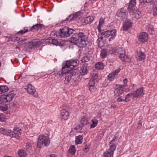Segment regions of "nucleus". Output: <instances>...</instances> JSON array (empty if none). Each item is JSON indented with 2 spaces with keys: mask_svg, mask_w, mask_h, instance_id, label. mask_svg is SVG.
I'll list each match as a JSON object with an SVG mask.
<instances>
[{
  "mask_svg": "<svg viewBox=\"0 0 157 157\" xmlns=\"http://www.w3.org/2000/svg\"><path fill=\"white\" fill-rule=\"evenodd\" d=\"M139 39L140 41L142 42H147L148 39L147 33L145 32L141 33L139 36Z\"/></svg>",
  "mask_w": 157,
  "mask_h": 157,
  "instance_id": "nucleus-12",
  "label": "nucleus"
},
{
  "mask_svg": "<svg viewBox=\"0 0 157 157\" xmlns=\"http://www.w3.org/2000/svg\"><path fill=\"white\" fill-rule=\"evenodd\" d=\"M13 97V94L0 96V109L3 111H6L8 109V106L5 103L11 101Z\"/></svg>",
  "mask_w": 157,
  "mask_h": 157,
  "instance_id": "nucleus-3",
  "label": "nucleus"
},
{
  "mask_svg": "<svg viewBox=\"0 0 157 157\" xmlns=\"http://www.w3.org/2000/svg\"><path fill=\"white\" fill-rule=\"evenodd\" d=\"M120 69H118L114 71L109 74L108 76V79L112 81L114 78L115 76L120 71Z\"/></svg>",
  "mask_w": 157,
  "mask_h": 157,
  "instance_id": "nucleus-17",
  "label": "nucleus"
},
{
  "mask_svg": "<svg viewBox=\"0 0 157 157\" xmlns=\"http://www.w3.org/2000/svg\"><path fill=\"white\" fill-rule=\"evenodd\" d=\"M140 2L141 4L144 5L146 2V0H140Z\"/></svg>",
  "mask_w": 157,
  "mask_h": 157,
  "instance_id": "nucleus-48",
  "label": "nucleus"
},
{
  "mask_svg": "<svg viewBox=\"0 0 157 157\" xmlns=\"http://www.w3.org/2000/svg\"><path fill=\"white\" fill-rule=\"evenodd\" d=\"M98 77V74L93 75L89 81V86H94L95 82L97 81Z\"/></svg>",
  "mask_w": 157,
  "mask_h": 157,
  "instance_id": "nucleus-16",
  "label": "nucleus"
},
{
  "mask_svg": "<svg viewBox=\"0 0 157 157\" xmlns=\"http://www.w3.org/2000/svg\"><path fill=\"white\" fill-rule=\"evenodd\" d=\"M132 13H133V12ZM133 13H134V16L135 18L136 19H138L141 17V14L140 11L138 10H136L135 12L134 11Z\"/></svg>",
  "mask_w": 157,
  "mask_h": 157,
  "instance_id": "nucleus-30",
  "label": "nucleus"
},
{
  "mask_svg": "<svg viewBox=\"0 0 157 157\" xmlns=\"http://www.w3.org/2000/svg\"><path fill=\"white\" fill-rule=\"evenodd\" d=\"M138 124L141 125L142 124V122H141V121H140Z\"/></svg>",
  "mask_w": 157,
  "mask_h": 157,
  "instance_id": "nucleus-57",
  "label": "nucleus"
},
{
  "mask_svg": "<svg viewBox=\"0 0 157 157\" xmlns=\"http://www.w3.org/2000/svg\"><path fill=\"white\" fill-rule=\"evenodd\" d=\"M132 95V94H128L127 95H126L125 97H124V98H125L124 99V101L125 102H127L130 101V98L131 97Z\"/></svg>",
  "mask_w": 157,
  "mask_h": 157,
  "instance_id": "nucleus-35",
  "label": "nucleus"
},
{
  "mask_svg": "<svg viewBox=\"0 0 157 157\" xmlns=\"http://www.w3.org/2000/svg\"><path fill=\"white\" fill-rule=\"evenodd\" d=\"M151 0H146V2L147 3H150L151 4Z\"/></svg>",
  "mask_w": 157,
  "mask_h": 157,
  "instance_id": "nucleus-54",
  "label": "nucleus"
},
{
  "mask_svg": "<svg viewBox=\"0 0 157 157\" xmlns=\"http://www.w3.org/2000/svg\"><path fill=\"white\" fill-rule=\"evenodd\" d=\"M69 107H67L65 108L64 105L63 106L62 109L61 111V114L63 117V118L65 120H67L69 116V113L68 112Z\"/></svg>",
  "mask_w": 157,
  "mask_h": 157,
  "instance_id": "nucleus-8",
  "label": "nucleus"
},
{
  "mask_svg": "<svg viewBox=\"0 0 157 157\" xmlns=\"http://www.w3.org/2000/svg\"><path fill=\"white\" fill-rule=\"evenodd\" d=\"M116 30L113 29L111 30H107L102 32L101 34L102 36H104L105 38H108L111 36L109 39V41H110L111 39H113L116 36Z\"/></svg>",
  "mask_w": 157,
  "mask_h": 157,
  "instance_id": "nucleus-5",
  "label": "nucleus"
},
{
  "mask_svg": "<svg viewBox=\"0 0 157 157\" xmlns=\"http://www.w3.org/2000/svg\"><path fill=\"white\" fill-rule=\"evenodd\" d=\"M80 123L82 125H86L87 124L88 121L85 117H83L80 121Z\"/></svg>",
  "mask_w": 157,
  "mask_h": 157,
  "instance_id": "nucleus-39",
  "label": "nucleus"
},
{
  "mask_svg": "<svg viewBox=\"0 0 157 157\" xmlns=\"http://www.w3.org/2000/svg\"><path fill=\"white\" fill-rule=\"evenodd\" d=\"M104 22V21L103 18H101L99 22L98 25L100 26H101Z\"/></svg>",
  "mask_w": 157,
  "mask_h": 157,
  "instance_id": "nucleus-44",
  "label": "nucleus"
},
{
  "mask_svg": "<svg viewBox=\"0 0 157 157\" xmlns=\"http://www.w3.org/2000/svg\"><path fill=\"white\" fill-rule=\"evenodd\" d=\"M25 89L27 90L28 93L33 95L35 97H38V94L36 91L35 88L31 84H28L27 87Z\"/></svg>",
  "mask_w": 157,
  "mask_h": 157,
  "instance_id": "nucleus-6",
  "label": "nucleus"
},
{
  "mask_svg": "<svg viewBox=\"0 0 157 157\" xmlns=\"http://www.w3.org/2000/svg\"><path fill=\"white\" fill-rule=\"evenodd\" d=\"M125 56V51L123 49L121 50V52L120 53V55H119V58L121 59L123 61H124L125 60L124 57Z\"/></svg>",
  "mask_w": 157,
  "mask_h": 157,
  "instance_id": "nucleus-31",
  "label": "nucleus"
},
{
  "mask_svg": "<svg viewBox=\"0 0 157 157\" xmlns=\"http://www.w3.org/2000/svg\"><path fill=\"white\" fill-rule=\"evenodd\" d=\"M107 56V53L105 49H103L101 50L100 54V56L102 58H105Z\"/></svg>",
  "mask_w": 157,
  "mask_h": 157,
  "instance_id": "nucleus-34",
  "label": "nucleus"
},
{
  "mask_svg": "<svg viewBox=\"0 0 157 157\" xmlns=\"http://www.w3.org/2000/svg\"><path fill=\"white\" fill-rule=\"evenodd\" d=\"M128 82V80L127 78H125L124 80V85H126Z\"/></svg>",
  "mask_w": 157,
  "mask_h": 157,
  "instance_id": "nucleus-51",
  "label": "nucleus"
},
{
  "mask_svg": "<svg viewBox=\"0 0 157 157\" xmlns=\"http://www.w3.org/2000/svg\"><path fill=\"white\" fill-rule=\"evenodd\" d=\"M116 108H117L116 105H111V107H110L111 108H112V109H115Z\"/></svg>",
  "mask_w": 157,
  "mask_h": 157,
  "instance_id": "nucleus-53",
  "label": "nucleus"
},
{
  "mask_svg": "<svg viewBox=\"0 0 157 157\" xmlns=\"http://www.w3.org/2000/svg\"><path fill=\"white\" fill-rule=\"evenodd\" d=\"M60 30L59 35L61 37H67L73 34L70 40L71 43L80 48L84 47L86 45L88 37L84 33L82 32L76 33L75 30L66 26L60 29Z\"/></svg>",
  "mask_w": 157,
  "mask_h": 157,
  "instance_id": "nucleus-1",
  "label": "nucleus"
},
{
  "mask_svg": "<svg viewBox=\"0 0 157 157\" xmlns=\"http://www.w3.org/2000/svg\"><path fill=\"white\" fill-rule=\"evenodd\" d=\"M13 135H12L13 137H15L17 139H19L20 136L19 134L21 132V130L19 128H14L13 129Z\"/></svg>",
  "mask_w": 157,
  "mask_h": 157,
  "instance_id": "nucleus-15",
  "label": "nucleus"
},
{
  "mask_svg": "<svg viewBox=\"0 0 157 157\" xmlns=\"http://www.w3.org/2000/svg\"><path fill=\"white\" fill-rule=\"evenodd\" d=\"M50 143V140L48 136L43 135H40L38 139L37 147L40 148L43 144L45 146H48Z\"/></svg>",
  "mask_w": 157,
  "mask_h": 157,
  "instance_id": "nucleus-4",
  "label": "nucleus"
},
{
  "mask_svg": "<svg viewBox=\"0 0 157 157\" xmlns=\"http://www.w3.org/2000/svg\"><path fill=\"white\" fill-rule=\"evenodd\" d=\"M78 16V15L77 13H75L73 15L71 14L69 17L67 18L65 21H71L73 19H75L77 18Z\"/></svg>",
  "mask_w": 157,
  "mask_h": 157,
  "instance_id": "nucleus-24",
  "label": "nucleus"
},
{
  "mask_svg": "<svg viewBox=\"0 0 157 157\" xmlns=\"http://www.w3.org/2000/svg\"><path fill=\"white\" fill-rule=\"evenodd\" d=\"M117 16L121 18L122 19H125L127 17L126 12L123 8L120 9L117 11Z\"/></svg>",
  "mask_w": 157,
  "mask_h": 157,
  "instance_id": "nucleus-11",
  "label": "nucleus"
},
{
  "mask_svg": "<svg viewBox=\"0 0 157 157\" xmlns=\"http://www.w3.org/2000/svg\"><path fill=\"white\" fill-rule=\"evenodd\" d=\"M29 30H28V29L27 28H24L23 29H22L20 31H19L17 33V34H20V35H22L23 34L25 33H26L28 32Z\"/></svg>",
  "mask_w": 157,
  "mask_h": 157,
  "instance_id": "nucleus-36",
  "label": "nucleus"
},
{
  "mask_svg": "<svg viewBox=\"0 0 157 157\" xmlns=\"http://www.w3.org/2000/svg\"><path fill=\"white\" fill-rule=\"evenodd\" d=\"M136 0H131L130 1L128 9L130 13L133 12L134 11V6L136 4Z\"/></svg>",
  "mask_w": 157,
  "mask_h": 157,
  "instance_id": "nucleus-13",
  "label": "nucleus"
},
{
  "mask_svg": "<svg viewBox=\"0 0 157 157\" xmlns=\"http://www.w3.org/2000/svg\"><path fill=\"white\" fill-rule=\"evenodd\" d=\"M101 26H99V25L98 26V27H97V28H98V31L99 32H101Z\"/></svg>",
  "mask_w": 157,
  "mask_h": 157,
  "instance_id": "nucleus-50",
  "label": "nucleus"
},
{
  "mask_svg": "<svg viewBox=\"0 0 157 157\" xmlns=\"http://www.w3.org/2000/svg\"><path fill=\"white\" fill-rule=\"evenodd\" d=\"M93 123L90 125V127L92 128H94L98 124V121L97 120H92Z\"/></svg>",
  "mask_w": 157,
  "mask_h": 157,
  "instance_id": "nucleus-40",
  "label": "nucleus"
},
{
  "mask_svg": "<svg viewBox=\"0 0 157 157\" xmlns=\"http://www.w3.org/2000/svg\"><path fill=\"white\" fill-rule=\"evenodd\" d=\"M42 26L43 25L42 24H37L33 26L29 30V31H37L39 29V28H41Z\"/></svg>",
  "mask_w": 157,
  "mask_h": 157,
  "instance_id": "nucleus-22",
  "label": "nucleus"
},
{
  "mask_svg": "<svg viewBox=\"0 0 157 157\" xmlns=\"http://www.w3.org/2000/svg\"><path fill=\"white\" fill-rule=\"evenodd\" d=\"M83 137L82 136L79 135L76 136L75 138V144H81L82 142Z\"/></svg>",
  "mask_w": 157,
  "mask_h": 157,
  "instance_id": "nucleus-23",
  "label": "nucleus"
},
{
  "mask_svg": "<svg viewBox=\"0 0 157 157\" xmlns=\"http://www.w3.org/2000/svg\"><path fill=\"white\" fill-rule=\"evenodd\" d=\"M89 60V57L87 56H85L82 58L81 61L82 63H83L88 62Z\"/></svg>",
  "mask_w": 157,
  "mask_h": 157,
  "instance_id": "nucleus-38",
  "label": "nucleus"
},
{
  "mask_svg": "<svg viewBox=\"0 0 157 157\" xmlns=\"http://www.w3.org/2000/svg\"><path fill=\"white\" fill-rule=\"evenodd\" d=\"M32 145L30 143H27L26 145V148L27 151L29 153L32 152Z\"/></svg>",
  "mask_w": 157,
  "mask_h": 157,
  "instance_id": "nucleus-32",
  "label": "nucleus"
},
{
  "mask_svg": "<svg viewBox=\"0 0 157 157\" xmlns=\"http://www.w3.org/2000/svg\"><path fill=\"white\" fill-rule=\"evenodd\" d=\"M144 94V88L141 87L139 88L134 92L132 93V95L134 98H137L143 95Z\"/></svg>",
  "mask_w": 157,
  "mask_h": 157,
  "instance_id": "nucleus-7",
  "label": "nucleus"
},
{
  "mask_svg": "<svg viewBox=\"0 0 157 157\" xmlns=\"http://www.w3.org/2000/svg\"><path fill=\"white\" fill-rule=\"evenodd\" d=\"M8 87L6 86H0V94L6 92L8 90Z\"/></svg>",
  "mask_w": 157,
  "mask_h": 157,
  "instance_id": "nucleus-27",
  "label": "nucleus"
},
{
  "mask_svg": "<svg viewBox=\"0 0 157 157\" xmlns=\"http://www.w3.org/2000/svg\"><path fill=\"white\" fill-rule=\"evenodd\" d=\"M55 156L54 154H52L50 155L49 157H55Z\"/></svg>",
  "mask_w": 157,
  "mask_h": 157,
  "instance_id": "nucleus-55",
  "label": "nucleus"
},
{
  "mask_svg": "<svg viewBox=\"0 0 157 157\" xmlns=\"http://www.w3.org/2000/svg\"><path fill=\"white\" fill-rule=\"evenodd\" d=\"M89 90L91 92H94L96 89V88L94 86H89Z\"/></svg>",
  "mask_w": 157,
  "mask_h": 157,
  "instance_id": "nucleus-43",
  "label": "nucleus"
},
{
  "mask_svg": "<svg viewBox=\"0 0 157 157\" xmlns=\"http://www.w3.org/2000/svg\"><path fill=\"white\" fill-rule=\"evenodd\" d=\"M153 15L154 16L157 15V7H155L153 9Z\"/></svg>",
  "mask_w": 157,
  "mask_h": 157,
  "instance_id": "nucleus-45",
  "label": "nucleus"
},
{
  "mask_svg": "<svg viewBox=\"0 0 157 157\" xmlns=\"http://www.w3.org/2000/svg\"><path fill=\"white\" fill-rule=\"evenodd\" d=\"M115 150L114 146H110L109 148L104 153V155L105 157H113L114 151Z\"/></svg>",
  "mask_w": 157,
  "mask_h": 157,
  "instance_id": "nucleus-9",
  "label": "nucleus"
},
{
  "mask_svg": "<svg viewBox=\"0 0 157 157\" xmlns=\"http://www.w3.org/2000/svg\"><path fill=\"white\" fill-rule=\"evenodd\" d=\"M68 151L71 154L75 155L76 152L75 146L74 145H72L69 149Z\"/></svg>",
  "mask_w": 157,
  "mask_h": 157,
  "instance_id": "nucleus-33",
  "label": "nucleus"
},
{
  "mask_svg": "<svg viewBox=\"0 0 157 157\" xmlns=\"http://www.w3.org/2000/svg\"><path fill=\"white\" fill-rule=\"evenodd\" d=\"M137 58L138 60H142L145 59V55L143 52L139 51V52L137 53Z\"/></svg>",
  "mask_w": 157,
  "mask_h": 157,
  "instance_id": "nucleus-18",
  "label": "nucleus"
},
{
  "mask_svg": "<svg viewBox=\"0 0 157 157\" xmlns=\"http://www.w3.org/2000/svg\"><path fill=\"white\" fill-rule=\"evenodd\" d=\"M35 47H39L42 45V42L37 40H36L33 41Z\"/></svg>",
  "mask_w": 157,
  "mask_h": 157,
  "instance_id": "nucleus-29",
  "label": "nucleus"
},
{
  "mask_svg": "<svg viewBox=\"0 0 157 157\" xmlns=\"http://www.w3.org/2000/svg\"><path fill=\"white\" fill-rule=\"evenodd\" d=\"M131 26V23L130 21H125L123 24V28L124 30L127 31Z\"/></svg>",
  "mask_w": 157,
  "mask_h": 157,
  "instance_id": "nucleus-21",
  "label": "nucleus"
},
{
  "mask_svg": "<svg viewBox=\"0 0 157 157\" xmlns=\"http://www.w3.org/2000/svg\"><path fill=\"white\" fill-rule=\"evenodd\" d=\"M78 63L79 61L77 59H71L67 61L64 65H63L62 69L58 72L56 76L60 77L65 75L64 83L67 84L70 81L71 77L76 74V72L73 69Z\"/></svg>",
  "mask_w": 157,
  "mask_h": 157,
  "instance_id": "nucleus-2",
  "label": "nucleus"
},
{
  "mask_svg": "<svg viewBox=\"0 0 157 157\" xmlns=\"http://www.w3.org/2000/svg\"><path fill=\"white\" fill-rule=\"evenodd\" d=\"M101 114L100 112H98L97 114V117L98 118H100L101 117Z\"/></svg>",
  "mask_w": 157,
  "mask_h": 157,
  "instance_id": "nucleus-52",
  "label": "nucleus"
},
{
  "mask_svg": "<svg viewBox=\"0 0 157 157\" xmlns=\"http://www.w3.org/2000/svg\"><path fill=\"white\" fill-rule=\"evenodd\" d=\"M85 150L86 151H89V149L88 147H86L85 148Z\"/></svg>",
  "mask_w": 157,
  "mask_h": 157,
  "instance_id": "nucleus-56",
  "label": "nucleus"
},
{
  "mask_svg": "<svg viewBox=\"0 0 157 157\" xmlns=\"http://www.w3.org/2000/svg\"><path fill=\"white\" fill-rule=\"evenodd\" d=\"M124 85H119V87L116 88L114 91L115 96L117 97L122 94L124 92Z\"/></svg>",
  "mask_w": 157,
  "mask_h": 157,
  "instance_id": "nucleus-10",
  "label": "nucleus"
},
{
  "mask_svg": "<svg viewBox=\"0 0 157 157\" xmlns=\"http://www.w3.org/2000/svg\"><path fill=\"white\" fill-rule=\"evenodd\" d=\"M151 4H153L154 5L157 4V0H151Z\"/></svg>",
  "mask_w": 157,
  "mask_h": 157,
  "instance_id": "nucleus-47",
  "label": "nucleus"
},
{
  "mask_svg": "<svg viewBox=\"0 0 157 157\" xmlns=\"http://www.w3.org/2000/svg\"><path fill=\"white\" fill-rule=\"evenodd\" d=\"M6 118L5 116L2 114H0V121L4 122L5 121Z\"/></svg>",
  "mask_w": 157,
  "mask_h": 157,
  "instance_id": "nucleus-42",
  "label": "nucleus"
},
{
  "mask_svg": "<svg viewBox=\"0 0 157 157\" xmlns=\"http://www.w3.org/2000/svg\"><path fill=\"white\" fill-rule=\"evenodd\" d=\"M94 20V17L92 16H88L86 17L84 20V22L86 24L91 23Z\"/></svg>",
  "mask_w": 157,
  "mask_h": 157,
  "instance_id": "nucleus-25",
  "label": "nucleus"
},
{
  "mask_svg": "<svg viewBox=\"0 0 157 157\" xmlns=\"http://www.w3.org/2000/svg\"><path fill=\"white\" fill-rule=\"evenodd\" d=\"M124 98H122L121 96L120 97L118 98H117V101L119 102L124 101Z\"/></svg>",
  "mask_w": 157,
  "mask_h": 157,
  "instance_id": "nucleus-46",
  "label": "nucleus"
},
{
  "mask_svg": "<svg viewBox=\"0 0 157 157\" xmlns=\"http://www.w3.org/2000/svg\"><path fill=\"white\" fill-rule=\"evenodd\" d=\"M0 133L8 136L13 135V132L11 130L2 128H0Z\"/></svg>",
  "mask_w": 157,
  "mask_h": 157,
  "instance_id": "nucleus-14",
  "label": "nucleus"
},
{
  "mask_svg": "<svg viewBox=\"0 0 157 157\" xmlns=\"http://www.w3.org/2000/svg\"><path fill=\"white\" fill-rule=\"evenodd\" d=\"M103 38V37L102 36H101L100 37L98 36V39L97 40L98 42H99L100 41L102 40Z\"/></svg>",
  "mask_w": 157,
  "mask_h": 157,
  "instance_id": "nucleus-49",
  "label": "nucleus"
},
{
  "mask_svg": "<svg viewBox=\"0 0 157 157\" xmlns=\"http://www.w3.org/2000/svg\"><path fill=\"white\" fill-rule=\"evenodd\" d=\"M4 157H12L11 156L6 155L4 156Z\"/></svg>",
  "mask_w": 157,
  "mask_h": 157,
  "instance_id": "nucleus-58",
  "label": "nucleus"
},
{
  "mask_svg": "<svg viewBox=\"0 0 157 157\" xmlns=\"http://www.w3.org/2000/svg\"><path fill=\"white\" fill-rule=\"evenodd\" d=\"M95 67L98 70H102L104 67V64L101 62H98L95 64Z\"/></svg>",
  "mask_w": 157,
  "mask_h": 157,
  "instance_id": "nucleus-26",
  "label": "nucleus"
},
{
  "mask_svg": "<svg viewBox=\"0 0 157 157\" xmlns=\"http://www.w3.org/2000/svg\"><path fill=\"white\" fill-rule=\"evenodd\" d=\"M48 42L49 43L52 44L53 45H61V43L58 41L57 39H52V38H50L49 39Z\"/></svg>",
  "mask_w": 157,
  "mask_h": 157,
  "instance_id": "nucleus-20",
  "label": "nucleus"
},
{
  "mask_svg": "<svg viewBox=\"0 0 157 157\" xmlns=\"http://www.w3.org/2000/svg\"><path fill=\"white\" fill-rule=\"evenodd\" d=\"M19 157H26L27 154L25 151L23 149L19 150L18 152Z\"/></svg>",
  "mask_w": 157,
  "mask_h": 157,
  "instance_id": "nucleus-28",
  "label": "nucleus"
},
{
  "mask_svg": "<svg viewBox=\"0 0 157 157\" xmlns=\"http://www.w3.org/2000/svg\"><path fill=\"white\" fill-rule=\"evenodd\" d=\"M117 137L116 136H115L113 139L111 140L110 142V146H114L115 148H116V146L114 142L116 141L117 140Z\"/></svg>",
  "mask_w": 157,
  "mask_h": 157,
  "instance_id": "nucleus-37",
  "label": "nucleus"
},
{
  "mask_svg": "<svg viewBox=\"0 0 157 157\" xmlns=\"http://www.w3.org/2000/svg\"><path fill=\"white\" fill-rule=\"evenodd\" d=\"M88 70L87 68V66L84 65L80 70V73L82 75H85L87 74Z\"/></svg>",
  "mask_w": 157,
  "mask_h": 157,
  "instance_id": "nucleus-19",
  "label": "nucleus"
},
{
  "mask_svg": "<svg viewBox=\"0 0 157 157\" xmlns=\"http://www.w3.org/2000/svg\"><path fill=\"white\" fill-rule=\"evenodd\" d=\"M28 46L29 48L31 49H32L35 48L34 44H33V41L29 42L28 44Z\"/></svg>",
  "mask_w": 157,
  "mask_h": 157,
  "instance_id": "nucleus-41",
  "label": "nucleus"
}]
</instances>
